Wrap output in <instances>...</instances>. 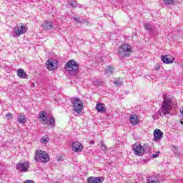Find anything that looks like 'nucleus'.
Here are the masks:
<instances>
[{"label": "nucleus", "mask_w": 183, "mask_h": 183, "mask_svg": "<svg viewBox=\"0 0 183 183\" xmlns=\"http://www.w3.org/2000/svg\"><path fill=\"white\" fill-rule=\"evenodd\" d=\"M26 29H28V28L26 27V26L22 23L17 24L15 27H14V34L16 35V36H21V35H24V34H25V32H26Z\"/></svg>", "instance_id": "obj_6"}, {"label": "nucleus", "mask_w": 183, "mask_h": 183, "mask_svg": "<svg viewBox=\"0 0 183 183\" xmlns=\"http://www.w3.org/2000/svg\"><path fill=\"white\" fill-rule=\"evenodd\" d=\"M71 149L74 152H82L84 145H82L79 142H74L71 145Z\"/></svg>", "instance_id": "obj_10"}, {"label": "nucleus", "mask_w": 183, "mask_h": 183, "mask_svg": "<svg viewBox=\"0 0 183 183\" xmlns=\"http://www.w3.org/2000/svg\"><path fill=\"white\" fill-rule=\"evenodd\" d=\"M71 6H73V8H75L78 4L75 1H73L70 4Z\"/></svg>", "instance_id": "obj_29"}, {"label": "nucleus", "mask_w": 183, "mask_h": 183, "mask_svg": "<svg viewBox=\"0 0 183 183\" xmlns=\"http://www.w3.org/2000/svg\"><path fill=\"white\" fill-rule=\"evenodd\" d=\"M112 72H114V68L109 66L106 69V74L111 75L112 74Z\"/></svg>", "instance_id": "obj_25"}, {"label": "nucleus", "mask_w": 183, "mask_h": 183, "mask_svg": "<svg viewBox=\"0 0 183 183\" xmlns=\"http://www.w3.org/2000/svg\"><path fill=\"white\" fill-rule=\"evenodd\" d=\"M16 72L19 78H21L22 79L28 78V74H26V72L24 69H18Z\"/></svg>", "instance_id": "obj_18"}, {"label": "nucleus", "mask_w": 183, "mask_h": 183, "mask_svg": "<svg viewBox=\"0 0 183 183\" xmlns=\"http://www.w3.org/2000/svg\"><path fill=\"white\" fill-rule=\"evenodd\" d=\"M6 117L7 118L8 121H12L13 116L11 113L7 114Z\"/></svg>", "instance_id": "obj_27"}, {"label": "nucleus", "mask_w": 183, "mask_h": 183, "mask_svg": "<svg viewBox=\"0 0 183 183\" xmlns=\"http://www.w3.org/2000/svg\"><path fill=\"white\" fill-rule=\"evenodd\" d=\"M133 151L135 155H137L139 157L144 155V154L145 153V149H144V147L138 143H136L133 145Z\"/></svg>", "instance_id": "obj_9"}, {"label": "nucleus", "mask_w": 183, "mask_h": 183, "mask_svg": "<svg viewBox=\"0 0 183 183\" xmlns=\"http://www.w3.org/2000/svg\"><path fill=\"white\" fill-rule=\"evenodd\" d=\"M46 66L49 71H55L58 68V61L55 59H49L46 63Z\"/></svg>", "instance_id": "obj_7"}, {"label": "nucleus", "mask_w": 183, "mask_h": 183, "mask_svg": "<svg viewBox=\"0 0 183 183\" xmlns=\"http://www.w3.org/2000/svg\"><path fill=\"white\" fill-rule=\"evenodd\" d=\"M35 161L37 162L46 163L49 161V154L42 150H36L34 156Z\"/></svg>", "instance_id": "obj_3"}, {"label": "nucleus", "mask_w": 183, "mask_h": 183, "mask_svg": "<svg viewBox=\"0 0 183 183\" xmlns=\"http://www.w3.org/2000/svg\"><path fill=\"white\" fill-rule=\"evenodd\" d=\"M39 119L41 124H46L48 122V117H46V113L45 112H41L39 114Z\"/></svg>", "instance_id": "obj_15"}, {"label": "nucleus", "mask_w": 183, "mask_h": 183, "mask_svg": "<svg viewBox=\"0 0 183 183\" xmlns=\"http://www.w3.org/2000/svg\"><path fill=\"white\" fill-rule=\"evenodd\" d=\"M74 19L76 21V22H81L78 18L76 17H74Z\"/></svg>", "instance_id": "obj_32"}, {"label": "nucleus", "mask_w": 183, "mask_h": 183, "mask_svg": "<svg viewBox=\"0 0 183 183\" xmlns=\"http://www.w3.org/2000/svg\"><path fill=\"white\" fill-rule=\"evenodd\" d=\"M17 121L19 124H26V118L25 117V114H24V113H20Z\"/></svg>", "instance_id": "obj_19"}, {"label": "nucleus", "mask_w": 183, "mask_h": 183, "mask_svg": "<svg viewBox=\"0 0 183 183\" xmlns=\"http://www.w3.org/2000/svg\"><path fill=\"white\" fill-rule=\"evenodd\" d=\"M147 183H159V179L155 177H151L147 179Z\"/></svg>", "instance_id": "obj_20"}, {"label": "nucleus", "mask_w": 183, "mask_h": 183, "mask_svg": "<svg viewBox=\"0 0 183 183\" xmlns=\"http://www.w3.org/2000/svg\"><path fill=\"white\" fill-rule=\"evenodd\" d=\"M41 142L43 145H46L49 142V137L47 135L44 136L41 139Z\"/></svg>", "instance_id": "obj_21"}, {"label": "nucleus", "mask_w": 183, "mask_h": 183, "mask_svg": "<svg viewBox=\"0 0 183 183\" xmlns=\"http://www.w3.org/2000/svg\"><path fill=\"white\" fill-rule=\"evenodd\" d=\"M16 169L20 171V172H26L29 169V162H19L16 164Z\"/></svg>", "instance_id": "obj_8"}, {"label": "nucleus", "mask_w": 183, "mask_h": 183, "mask_svg": "<svg viewBox=\"0 0 183 183\" xmlns=\"http://www.w3.org/2000/svg\"><path fill=\"white\" fill-rule=\"evenodd\" d=\"M52 22L49 21H45L41 25L43 31H51V29H52Z\"/></svg>", "instance_id": "obj_16"}, {"label": "nucleus", "mask_w": 183, "mask_h": 183, "mask_svg": "<svg viewBox=\"0 0 183 183\" xmlns=\"http://www.w3.org/2000/svg\"><path fill=\"white\" fill-rule=\"evenodd\" d=\"M161 58L164 64H174V56H172V55L162 56Z\"/></svg>", "instance_id": "obj_12"}, {"label": "nucleus", "mask_w": 183, "mask_h": 183, "mask_svg": "<svg viewBox=\"0 0 183 183\" xmlns=\"http://www.w3.org/2000/svg\"><path fill=\"white\" fill-rule=\"evenodd\" d=\"M24 183H34V181H32V180H26V182H24Z\"/></svg>", "instance_id": "obj_31"}, {"label": "nucleus", "mask_w": 183, "mask_h": 183, "mask_svg": "<svg viewBox=\"0 0 183 183\" xmlns=\"http://www.w3.org/2000/svg\"><path fill=\"white\" fill-rule=\"evenodd\" d=\"M163 1L165 5H172L174 4V0H163Z\"/></svg>", "instance_id": "obj_26"}, {"label": "nucleus", "mask_w": 183, "mask_h": 183, "mask_svg": "<svg viewBox=\"0 0 183 183\" xmlns=\"http://www.w3.org/2000/svg\"><path fill=\"white\" fill-rule=\"evenodd\" d=\"M79 65L74 60H69L65 65V70L69 72H72L73 75L78 74V68Z\"/></svg>", "instance_id": "obj_4"}, {"label": "nucleus", "mask_w": 183, "mask_h": 183, "mask_svg": "<svg viewBox=\"0 0 183 183\" xmlns=\"http://www.w3.org/2000/svg\"><path fill=\"white\" fill-rule=\"evenodd\" d=\"M96 109L98 112H100L101 114H104L107 112V107H105V104L102 103H97L96 104Z\"/></svg>", "instance_id": "obj_14"}, {"label": "nucleus", "mask_w": 183, "mask_h": 183, "mask_svg": "<svg viewBox=\"0 0 183 183\" xmlns=\"http://www.w3.org/2000/svg\"><path fill=\"white\" fill-rule=\"evenodd\" d=\"M48 122L51 127H55V119L54 118V116H50L49 119L48 120Z\"/></svg>", "instance_id": "obj_22"}, {"label": "nucleus", "mask_w": 183, "mask_h": 183, "mask_svg": "<svg viewBox=\"0 0 183 183\" xmlns=\"http://www.w3.org/2000/svg\"><path fill=\"white\" fill-rule=\"evenodd\" d=\"M144 29L147 31H152V25H151L149 23H144Z\"/></svg>", "instance_id": "obj_23"}, {"label": "nucleus", "mask_w": 183, "mask_h": 183, "mask_svg": "<svg viewBox=\"0 0 183 183\" xmlns=\"http://www.w3.org/2000/svg\"><path fill=\"white\" fill-rule=\"evenodd\" d=\"M157 157H158V154H153V158H157Z\"/></svg>", "instance_id": "obj_33"}, {"label": "nucleus", "mask_w": 183, "mask_h": 183, "mask_svg": "<svg viewBox=\"0 0 183 183\" xmlns=\"http://www.w3.org/2000/svg\"><path fill=\"white\" fill-rule=\"evenodd\" d=\"M163 136H164V133L161 130H159V129H156L154 131L153 140H154L156 142L158 141H161V139H162Z\"/></svg>", "instance_id": "obj_11"}, {"label": "nucleus", "mask_w": 183, "mask_h": 183, "mask_svg": "<svg viewBox=\"0 0 183 183\" xmlns=\"http://www.w3.org/2000/svg\"><path fill=\"white\" fill-rule=\"evenodd\" d=\"M101 147H102V149H103V151L107 150V146H105V144H104V142H101Z\"/></svg>", "instance_id": "obj_28"}, {"label": "nucleus", "mask_w": 183, "mask_h": 183, "mask_svg": "<svg viewBox=\"0 0 183 183\" xmlns=\"http://www.w3.org/2000/svg\"><path fill=\"white\" fill-rule=\"evenodd\" d=\"M129 122L132 125H138L139 124V118L137 114H134L129 118Z\"/></svg>", "instance_id": "obj_17"}, {"label": "nucleus", "mask_w": 183, "mask_h": 183, "mask_svg": "<svg viewBox=\"0 0 183 183\" xmlns=\"http://www.w3.org/2000/svg\"><path fill=\"white\" fill-rule=\"evenodd\" d=\"M90 144H91V145H94V141H91V142H90Z\"/></svg>", "instance_id": "obj_34"}, {"label": "nucleus", "mask_w": 183, "mask_h": 183, "mask_svg": "<svg viewBox=\"0 0 183 183\" xmlns=\"http://www.w3.org/2000/svg\"><path fill=\"white\" fill-rule=\"evenodd\" d=\"M71 104L73 105V111L76 114H81L84 109V103L79 98H74L71 99Z\"/></svg>", "instance_id": "obj_5"}, {"label": "nucleus", "mask_w": 183, "mask_h": 183, "mask_svg": "<svg viewBox=\"0 0 183 183\" xmlns=\"http://www.w3.org/2000/svg\"><path fill=\"white\" fill-rule=\"evenodd\" d=\"M132 54V47L128 44H124L119 48L118 56L119 58H128Z\"/></svg>", "instance_id": "obj_2"}, {"label": "nucleus", "mask_w": 183, "mask_h": 183, "mask_svg": "<svg viewBox=\"0 0 183 183\" xmlns=\"http://www.w3.org/2000/svg\"><path fill=\"white\" fill-rule=\"evenodd\" d=\"M172 105H174L172 98L164 95L162 106L158 112L159 115L161 117H164V115H169L171 111H172Z\"/></svg>", "instance_id": "obj_1"}, {"label": "nucleus", "mask_w": 183, "mask_h": 183, "mask_svg": "<svg viewBox=\"0 0 183 183\" xmlns=\"http://www.w3.org/2000/svg\"><path fill=\"white\" fill-rule=\"evenodd\" d=\"M154 69H156V71H159V64H157Z\"/></svg>", "instance_id": "obj_30"}, {"label": "nucleus", "mask_w": 183, "mask_h": 183, "mask_svg": "<svg viewBox=\"0 0 183 183\" xmlns=\"http://www.w3.org/2000/svg\"><path fill=\"white\" fill-rule=\"evenodd\" d=\"M88 183H102L104 182V177H91L87 179Z\"/></svg>", "instance_id": "obj_13"}, {"label": "nucleus", "mask_w": 183, "mask_h": 183, "mask_svg": "<svg viewBox=\"0 0 183 183\" xmlns=\"http://www.w3.org/2000/svg\"><path fill=\"white\" fill-rule=\"evenodd\" d=\"M123 83H122V80H121V79H119V80L116 81L114 82V86H117L118 88H119V86H122Z\"/></svg>", "instance_id": "obj_24"}]
</instances>
